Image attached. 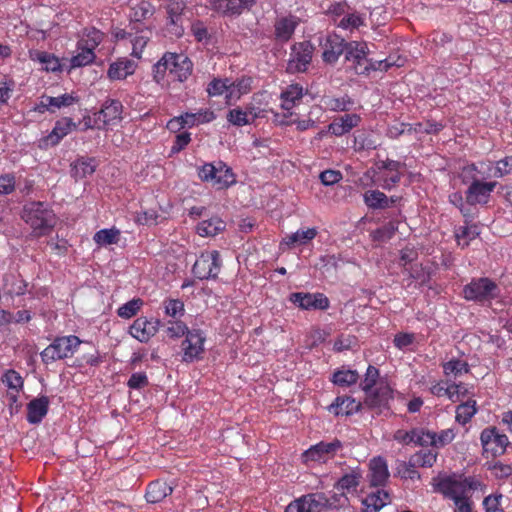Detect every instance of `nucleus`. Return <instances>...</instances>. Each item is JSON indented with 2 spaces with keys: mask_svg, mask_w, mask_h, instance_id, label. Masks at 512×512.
Listing matches in <instances>:
<instances>
[{
  "mask_svg": "<svg viewBox=\"0 0 512 512\" xmlns=\"http://www.w3.org/2000/svg\"><path fill=\"white\" fill-rule=\"evenodd\" d=\"M193 72V63L188 56L166 52L153 65V78L157 83L164 81L166 75L178 82H185Z\"/></svg>",
  "mask_w": 512,
  "mask_h": 512,
  "instance_id": "1",
  "label": "nucleus"
},
{
  "mask_svg": "<svg viewBox=\"0 0 512 512\" xmlns=\"http://www.w3.org/2000/svg\"><path fill=\"white\" fill-rule=\"evenodd\" d=\"M23 220L30 226L32 236L40 238L53 231L56 217L51 208L41 201L30 202L24 206Z\"/></svg>",
  "mask_w": 512,
  "mask_h": 512,
  "instance_id": "2",
  "label": "nucleus"
},
{
  "mask_svg": "<svg viewBox=\"0 0 512 512\" xmlns=\"http://www.w3.org/2000/svg\"><path fill=\"white\" fill-rule=\"evenodd\" d=\"M198 177L210 182L218 190L226 189L236 182L233 170L224 162L205 163L198 168Z\"/></svg>",
  "mask_w": 512,
  "mask_h": 512,
  "instance_id": "3",
  "label": "nucleus"
},
{
  "mask_svg": "<svg viewBox=\"0 0 512 512\" xmlns=\"http://www.w3.org/2000/svg\"><path fill=\"white\" fill-rule=\"evenodd\" d=\"M81 340L74 336H59L53 340L48 347L41 352L43 364H50L65 358L72 357L77 348L81 345Z\"/></svg>",
  "mask_w": 512,
  "mask_h": 512,
  "instance_id": "4",
  "label": "nucleus"
},
{
  "mask_svg": "<svg viewBox=\"0 0 512 512\" xmlns=\"http://www.w3.org/2000/svg\"><path fill=\"white\" fill-rule=\"evenodd\" d=\"M344 450V442L334 438L330 442L320 441L302 453V462L306 466L311 462L324 464L332 460Z\"/></svg>",
  "mask_w": 512,
  "mask_h": 512,
  "instance_id": "5",
  "label": "nucleus"
},
{
  "mask_svg": "<svg viewBox=\"0 0 512 512\" xmlns=\"http://www.w3.org/2000/svg\"><path fill=\"white\" fill-rule=\"evenodd\" d=\"M462 294L467 301L486 303L497 297L498 287L489 278H473L471 283L463 287Z\"/></svg>",
  "mask_w": 512,
  "mask_h": 512,
  "instance_id": "6",
  "label": "nucleus"
},
{
  "mask_svg": "<svg viewBox=\"0 0 512 512\" xmlns=\"http://www.w3.org/2000/svg\"><path fill=\"white\" fill-rule=\"evenodd\" d=\"M222 268L221 255L217 250L204 251L193 264L194 277L200 280L216 279Z\"/></svg>",
  "mask_w": 512,
  "mask_h": 512,
  "instance_id": "7",
  "label": "nucleus"
},
{
  "mask_svg": "<svg viewBox=\"0 0 512 512\" xmlns=\"http://www.w3.org/2000/svg\"><path fill=\"white\" fill-rule=\"evenodd\" d=\"M205 341V331L200 328H192L181 343L182 361L192 363L201 360L205 352Z\"/></svg>",
  "mask_w": 512,
  "mask_h": 512,
  "instance_id": "8",
  "label": "nucleus"
},
{
  "mask_svg": "<svg viewBox=\"0 0 512 512\" xmlns=\"http://www.w3.org/2000/svg\"><path fill=\"white\" fill-rule=\"evenodd\" d=\"M313 46L310 41L296 42L291 46L290 59L286 71L290 74L306 72L310 66Z\"/></svg>",
  "mask_w": 512,
  "mask_h": 512,
  "instance_id": "9",
  "label": "nucleus"
},
{
  "mask_svg": "<svg viewBox=\"0 0 512 512\" xmlns=\"http://www.w3.org/2000/svg\"><path fill=\"white\" fill-rule=\"evenodd\" d=\"M480 443L484 453L498 457L505 453L509 441L506 434L498 432L496 427H488L480 433Z\"/></svg>",
  "mask_w": 512,
  "mask_h": 512,
  "instance_id": "10",
  "label": "nucleus"
},
{
  "mask_svg": "<svg viewBox=\"0 0 512 512\" xmlns=\"http://www.w3.org/2000/svg\"><path fill=\"white\" fill-rule=\"evenodd\" d=\"M254 5L255 0H209L210 9L222 17H239Z\"/></svg>",
  "mask_w": 512,
  "mask_h": 512,
  "instance_id": "11",
  "label": "nucleus"
},
{
  "mask_svg": "<svg viewBox=\"0 0 512 512\" xmlns=\"http://www.w3.org/2000/svg\"><path fill=\"white\" fill-rule=\"evenodd\" d=\"M328 506V499L322 493L300 496L289 503L285 512H322Z\"/></svg>",
  "mask_w": 512,
  "mask_h": 512,
  "instance_id": "12",
  "label": "nucleus"
},
{
  "mask_svg": "<svg viewBox=\"0 0 512 512\" xmlns=\"http://www.w3.org/2000/svg\"><path fill=\"white\" fill-rule=\"evenodd\" d=\"M496 186V181H474L468 185L466 192H464L467 204L469 206L488 204L491 193L495 191Z\"/></svg>",
  "mask_w": 512,
  "mask_h": 512,
  "instance_id": "13",
  "label": "nucleus"
},
{
  "mask_svg": "<svg viewBox=\"0 0 512 512\" xmlns=\"http://www.w3.org/2000/svg\"><path fill=\"white\" fill-rule=\"evenodd\" d=\"M345 61L350 62L358 75L369 72L370 60L367 58V45L365 43L350 41L345 52Z\"/></svg>",
  "mask_w": 512,
  "mask_h": 512,
  "instance_id": "14",
  "label": "nucleus"
},
{
  "mask_svg": "<svg viewBox=\"0 0 512 512\" xmlns=\"http://www.w3.org/2000/svg\"><path fill=\"white\" fill-rule=\"evenodd\" d=\"M290 302L302 310H327L329 299L322 292H293L290 295Z\"/></svg>",
  "mask_w": 512,
  "mask_h": 512,
  "instance_id": "15",
  "label": "nucleus"
},
{
  "mask_svg": "<svg viewBox=\"0 0 512 512\" xmlns=\"http://www.w3.org/2000/svg\"><path fill=\"white\" fill-rule=\"evenodd\" d=\"M404 164L391 159L380 161L378 163V169L382 171L379 176V185L382 189L387 191L391 190L396 184L402 179V169Z\"/></svg>",
  "mask_w": 512,
  "mask_h": 512,
  "instance_id": "16",
  "label": "nucleus"
},
{
  "mask_svg": "<svg viewBox=\"0 0 512 512\" xmlns=\"http://www.w3.org/2000/svg\"><path fill=\"white\" fill-rule=\"evenodd\" d=\"M344 38L337 34H328L321 43L322 47V61L327 64H334L339 60V57L346 51L347 45Z\"/></svg>",
  "mask_w": 512,
  "mask_h": 512,
  "instance_id": "17",
  "label": "nucleus"
},
{
  "mask_svg": "<svg viewBox=\"0 0 512 512\" xmlns=\"http://www.w3.org/2000/svg\"><path fill=\"white\" fill-rule=\"evenodd\" d=\"M77 128V124L72 118L64 117L55 122L54 128L48 135L41 138L40 148L54 147L66 137L69 133Z\"/></svg>",
  "mask_w": 512,
  "mask_h": 512,
  "instance_id": "18",
  "label": "nucleus"
},
{
  "mask_svg": "<svg viewBox=\"0 0 512 512\" xmlns=\"http://www.w3.org/2000/svg\"><path fill=\"white\" fill-rule=\"evenodd\" d=\"M364 404L369 409H381L385 408L388 401L392 399V388L387 383H380L374 388H370L368 391H363Z\"/></svg>",
  "mask_w": 512,
  "mask_h": 512,
  "instance_id": "19",
  "label": "nucleus"
},
{
  "mask_svg": "<svg viewBox=\"0 0 512 512\" xmlns=\"http://www.w3.org/2000/svg\"><path fill=\"white\" fill-rule=\"evenodd\" d=\"M95 122L104 125L118 124L122 120L123 104L117 99H107L99 111L95 114Z\"/></svg>",
  "mask_w": 512,
  "mask_h": 512,
  "instance_id": "20",
  "label": "nucleus"
},
{
  "mask_svg": "<svg viewBox=\"0 0 512 512\" xmlns=\"http://www.w3.org/2000/svg\"><path fill=\"white\" fill-rule=\"evenodd\" d=\"M387 461L382 456H375L369 461L368 481L370 487H384L388 481Z\"/></svg>",
  "mask_w": 512,
  "mask_h": 512,
  "instance_id": "21",
  "label": "nucleus"
},
{
  "mask_svg": "<svg viewBox=\"0 0 512 512\" xmlns=\"http://www.w3.org/2000/svg\"><path fill=\"white\" fill-rule=\"evenodd\" d=\"M158 320H148L146 317L137 318L133 325H130V336L140 342H148L159 327Z\"/></svg>",
  "mask_w": 512,
  "mask_h": 512,
  "instance_id": "22",
  "label": "nucleus"
},
{
  "mask_svg": "<svg viewBox=\"0 0 512 512\" xmlns=\"http://www.w3.org/2000/svg\"><path fill=\"white\" fill-rule=\"evenodd\" d=\"M362 478L363 471L361 467H352L348 472H345L338 481L335 482L334 489L341 493V495H344L345 493L356 492L357 488L361 484Z\"/></svg>",
  "mask_w": 512,
  "mask_h": 512,
  "instance_id": "23",
  "label": "nucleus"
},
{
  "mask_svg": "<svg viewBox=\"0 0 512 512\" xmlns=\"http://www.w3.org/2000/svg\"><path fill=\"white\" fill-rule=\"evenodd\" d=\"M362 118L359 114L341 115L328 125V132L334 136L340 137L350 133L354 128L361 124Z\"/></svg>",
  "mask_w": 512,
  "mask_h": 512,
  "instance_id": "24",
  "label": "nucleus"
},
{
  "mask_svg": "<svg viewBox=\"0 0 512 512\" xmlns=\"http://www.w3.org/2000/svg\"><path fill=\"white\" fill-rule=\"evenodd\" d=\"M437 489L444 497L452 501H460L468 498L465 495L467 489L458 480H454L451 477H445L438 482Z\"/></svg>",
  "mask_w": 512,
  "mask_h": 512,
  "instance_id": "25",
  "label": "nucleus"
},
{
  "mask_svg": "<svg viewBox=\"0 0 512 512\" xmlns=\"http://www.w3.org/2000/svg\"><path fill=\"white\" fill-rule=\"evenodd\" d=\"M299 25V19L296 16H282L274 24L275 39L281 42H288L292 38L294 31Z\"/></svg>",
  "mask_w": 512,
  "mask_h": 512,
  "instance_id": "26",
  "label": "nucleus"
},
{
  "mask_svg": "<svg viewBox=\"0 0 512 512\" xmlns=\"http://www.w3.org/2000/svg\"><path fill=\"white\" fill-rule=\"evenodd\" d=\"M361 407L362 403L357 402L353 397L338 396L334 399L333 403L329 405L328 411L335 416H349L357 413Z\"/></svg>",
  "mask_w": 512,
  "mask_h": 512,
  "instance_id": "27",
  "label": "nucleus"
},
{
  "mask_svg": "<svg viewBox=\"0 0 512 512\" xmlns=\"http://www.w3.org/2000/svg\"><path fill=\"white\" fill-rule=\"evenodd\" d=\"M320 102L324 110L331 112H347L353 105H355L353 99L347 94L339 97L331 94H324L321 97Z\"/></svg>",
  "mask_w": 512,
  "mask_h": 512,
  "instance_id": "28",
  "label": "nucleus"
},
{
  "mask_svg": "<svg viewBox=\"0 0 512 512\" xmlns=\"http://www.w3.org/2000/svg\"><path fill=\"white\" fill-rule=\"evenodd\" d=\"M391 501V496L386 490L376 488L362 500L363 512H378Z\"/></svg>",
  "mask_w": 512,
  "mask_h": 512,
  "instance_id": "29",
  "label": "nucleus"
},
{
  "mask_svg": "<svg viewBox=\"0 0 512 512\" xmlns=\"http://www.w3.org/2000/svg\"><path fill=\"white\" fill-rule=\"evenodd\" d=\"M49 407V398L41 396L33 399L26 406V420L31 424L41 423L42 419L47 415Z\"/></svg>",
  "mask_w": 512,
  "mask_h": 512,
  "instance_id": "30",
  "label": "nucleus"
},
{
  "mask_svg": "<svg viewBox=\"0 0 512 512\" xmlns=\"http://www.w3.org/2000/svg\"><path fill=\"white\" fill-rule=\"evenodd\" d=\"M304 97V88L300 84H291L281 91V108L290 111L293 107L300 104Z\"/></svg>",
  "mask_w": 512,
  "mask_h": 512,
  "instance_id": "31",
  "label": "nucleus"
},
{
  "mask_svg": "<svg viewBox=\"0 0 512 512\" xmlns=\"http://www.w3.org/2000/svg\"><path fill=\"white\" fill-rule=\"evenodd\" d=\"M97 162L94 157H80L71 163L70 175L76 181L95 173Z\"/></svg>",
  "mask_w": 512,
  "mask_h": 512,
  "instance_id": "32",
  "label": "nucleus"
},
{
  "mask_svg": "<svg viewBox=\"0 0 512 512\" xmlns=\"http://www.w3.org/2000/svg\"><path fill=\"white\" fill-rule=\"evenodd\" d=\"M480 167H485L486 177L502 178L512 172V156L504 157L496 162H479Z\"/></svg>",
  "mask_w": 512,
  "mask_h": 512,
  "instance_id": "33",
  "label": "nucleus"
},
{
  "mask_svg": "<svg viewBox=\"0 0 512 512\" xmlns=\"http://www.w3.org/2000/svg\"><path fill=\"white\" fill-rule=\"evenodd\" d=\"M172 487L164 480H154L148 484L146 489V500L148 503H158L171 495Z\"/></svg>",
  "mask_w": 512,
  "mask_h": 512,
  "instance_id": "34",
  "label": "nucleus"
},
{
  "mask_svg": "<svg viewBox=\"0 0 512 512\" xmlns=\"http://www.w3.org/2000/svg\"><path fill=\"white\" fill-rule=\"evenodd\" d=\"M29 58L42 65L47 72L60 71V62L57 56L42 50H29Z\"/></svg>",
  "mask_w": 512,
  "mask_h": 512,
  "instance_id": "35",
  "label": "nucleus"
},
{
  "mask_svg": "<svg viewBox=\"0 0 512 512\" xmlns=\"http://www.w3.org/2000/svg\"><path fill=\"white\" fill-rule=\"evenodd\" d=\"M225 229V222L217 217H211L208 220H203L197 225V233L201 237H214Z\"/></svg>",
  "mask_w": 512,
  "mask_h": 512,
  "instance_id": "36",
  "label": "nucleus"
},
{
  "mask_svg": "<svg viewBox=\"0 0 512 512\" xmlns=\"http://www.w3.org/2000/svg\"><path fill=\"white\" fill-rule=\"evenodd\" d=\"M359 379L357 370H350L344 366L333 372L331 382L333 385L341 388H348L351 385H356Z\"/></svg>",
  "mask_w": 512,
  "mask_h": 512,
  "instance_id": "37",
  "label": "nucleus"
},
{
  "mask_svg": "<svg viewBox=\"0 0 512 512\" xmlns=\"http://www.w3.org/2000/svg\"><path fill=\"white\" fill-rule=\"evenodd\" d=\"M461 387V383H451L446 385L443 381H439L432 385L431 394L437 397H446L450 401L455 402L459 400V388Z\"/></svg>",
  "mask_w": 512,
  "mask_h": 512,
  "instance_id": "38",
  "label": "nucleus"
},
{
  "mask_svg": "<svg viewBox=\"0 0 512 512\" xmlns=\"http://www.w3.org/2000/svg\"><path fill=\"white\" fill-rule=\"evenodd\" d=\"M181 116L184 124L189 128L198 124L210 123L216 118L215 113L210 109H201L196 113H184Z\"/></svg>",
  "mask_w": 512,
  "mask_h": 512,
  "instance_id": "39",
  "label": "nucleus"
},
{
  "mask_svg": "<svg viewBox=\"0 0 512 512\" xmlns=\"http://www.w3.org/2000/svg\"><path fill=\"white\" fill-rule=\"evenodd\" d=\"M184 9V4L182 1L171 0L168 5H166V13H168L169 24L175 26V34L181 35L182 29L179 24L182 21V12Z\"/></svg>",
  "mask_w": 512,
  "mask_h": 512,
  "instance_id": "40",
  "label": "nucleus"
},
{
  "mask_svg": "<svg viewBox=\"0 0 512 512\" xmlns=\"http://www.w3.org/2000/svg\"><path fill=\"white\" fill-rule=\"evenodd\" d=\"M103 40V33L99 30L92 28L84 31L83 37L77 41V49H87L95 51Z\"/></svg>",
  "mask_w": 512,
  "mask_h": 512,
  "instance_id": "41",
  "label": "nucleus"
},
{
  "mask_svg": "<svg viewBox=\"0 0 512 512\" xmlns=\"http://www.w3.org/2000/svg\"><path fill=\"white\" fill-rule=\"evenodd\" d=\"M480 174L486 176L485 167H481L479 163H469L468 165L462 167L460 172V179L462 184L470 185L474 182H481L479 177Z\"/></svg>",
  "mask_w": 512,
  "mask_h": 512,
  "instance_id": "42",
  "label": "nucleus"
},
{
  "mask_svg": "<svg viewBox=\"0 0 512 512\" xmlns=\"http://www.w3.org/2000/svg\"><path fill=\"white\" fill-rule=\"evenodd\" d=\"M162 308L164 316L169 317V320L181 319L185 313L184 303L178 298H165Z\"/></svg>",
  "mask_w": 512,
  "mask_h": 512,
  "instance_id": "43",
  "label": "nucleus"
},
{
  "mask_svg": "<svg viewBox=\"0 0 512 512\" xmlns=\"http://www.w3.org/2000/svg\"><path fill=\"white\" fill-rule=\"evenodd\" d=\"M478 412L476 408V402L474 399H468L456 407V422L465 425L469 423L474 415Z\"/></svg>",
  "mask_w": 512,
  "mask_h": 512,
  "instance_id": "44",
  "label": "nucleus"
},
{
  "mask_svg": "<svg viewBox=\"0 0 512 512\" xmlns=\"http://www.w3.org/2000/svg\"><path fill=\"white\" fill-rule=\"evenodd\" d=\"M363 202L369 209L381 210L387 208V196L380 190H367L363 194Z\"/></svg>",
  "mask_w": 512,
  "mask_h": 512,
  "instance_id": "45",
  "label": "nucleus"
},
{
  "mask_svg": "<svg viewBox=\"0 0 512 512\" xmlns=\"http://www.w3.org/2000/svg\"><path fill=\"white\" fill-rule=\"evenodd\" d=\"M317 230L315 228H309L306 230H297L293 234L287 235L284 239V244L288 247L294 245H304L309 241L315 239Z\"/></svg>",
  "mask_w": 512,
  "mask_h": 512,
  "instance_id": "46",
  "label": "nucleus"
},
{
  "mask_svg": "<svg viewBox=\"0 0 512 512\" xmlns=\"http://www.w3.org/2000/svg\"><path fill=\"white\" fill-rule=\"evenodd\" d=\"M206 92L211 97L221 96L224 93H227L226 98L229 100L234 97L233 89H230L229 79H218L215 78L211 80L208 84V88H206Z\"/></svg>",
  "mask_w": 512,
  "mask_h": 512,
  "instance_id": "47",
  "label": "nucleus"
},
{
  "mask_svg": "<svg viewBox=\"0 0 512 512\" xmlns=\"http://www.w3.org/2000/svg\"><path fill=\"white\" fill-rule=\"evenodd\" d=\"M403 273H407L409 279L417 281L420 285H426L431 280V272L420 263L403 268Z\"/></svg>",
  "mask_w": 512,
  "mask_h": 512,
  "instance_id": "48",
  "label": "nucleus"
},
{
  "mask_svg": "<svg viewBox=\"0 0 512 512\" xmlns=\"http://www.w3.org/2000/svg\"><path fill=\"white\" fill-rule=\"evenodd\" d=\"M479 234V228L475 224L462 226L455 232L457 245H461L462 248L467 247Z\"/></svg>",
  "mask_w": 512,
  "mask_h": 512,
  "instance_id": "49",
  "label": "nucleus"
},
{
  "mask_svg": "<svg viewBox=\"0 0 512 512\" xmlns=\"http://www.w3.org/2000/svg\"><path fill=\"white\" fill-rule=\"evenodd\" d=\"M153 14L152 5L148 1H141L135 3L130 7V22L139 23L142 20L151 17Z\"/></svg>",
  "mask_w": 512,
  "mask_h": 512,
  "instance_id": "50",
  "label": "nucleus"
},
{
  "mask_svg": "<svg viewBox=\"0 0 512 512\" xmlns=\"http://www.w3.org/2000/svg\"><path fill=\"white\" fill-rule=\"evenodd\" d=\"M165 333L170 339H178L187 336L190 331L188 326L181 319L167 320L164 323Z\"/></svg>",
  "mask_w": 512,
  "mask_h": 512,
  "instance_id": "51",
  "label": "nucleus"
},
{
  "mask_svg": "<svg viewBox=\"0 0 512 512\" xmlns=\"http://www.w3.org/2000/svg\"><path fill=\"white\" fill-rule=\"evenodd\" d=\"M443 373L445 376L458 377L469 372V365L467 361L460 359H451L443 363Z\"/></svg>",
  "mask_w": 512,
  "mask_h": 512,
  "instance_id": "52",
  "label": "nucleus"
},
{
  "mask_svg": "<svg viewBox=\"0 0 512 512\" xmlns=\"http://www.w3.org/2000/svg\"><path fill=\"white\" fill-rule=\"evenodd\" d=\"M128 76V60L118 59L111 63L107 70V77L111 81L124 80Z\"/></svg>",
  "mask_w": 512,
  "mask_h": 512,
  "instance_id": "53",
  "label": "nucleus"
},
{
  "mask_svg": "<svg viewBox=\"0 0 512 512\" xmlns=\"http://www.w3.org/2000/svg\"><path fill=\"white\" fill-rule=\"evenodd\" d=\"M380 383H386L385 381L380 380V371L377 367L370 364L366 370V374L361 381L360 387L362 391H368L378 386Z\"/></svg>",
  "mask_w": 512,
  "mask_h": 512,
  "instance_id": "54",
  "label": "nucleus"
},
{
  "mask_svg": "<svg viewBox=\"0 0 512 512\" xmlns=\"http://www.w3.org/2000/svg\"><path fill=\"white\" fill-rule=\"evenodd\" d=\"M379 146L372 133L360 132L355 135L354 149L355 151L374 150Z\"/></svg>",
  "mask_w": 512,
  "mask_h": 512,
  "instance_id": "55",
  "label": "nucleus"
},
{
  "mask_svg": "<svg viewBox=\"0 0 512 512\" xmlns=\"http://www.w3.org/2000/svg\"><path fill=\"white\" fill-rule=\"evenodd\" d=\"M93 240L98 246L117 244L119 240V230L114 228L100 230L94 234Z\"/></svg>",
  "mask_w": 512,
  "mask_h": 512,
  "instance_id": "56",
  "label": "nucleus"
},
{
  "mask_svg": "<svg viewBox=\"0 0 512 512\" xmlns=\"http://www.w3.org/2000/svg\"><path fill=\"white\" fill-rule=\"evenodd\" d=\"M95 52L87 49H77V54L71 57L70 65L72 68L88 66L95 61Z\"/></svg>",
  "mask_w": 512,
  "mask_h": 512,
  "instance_id": "57",
  "label": "nucleus"
},
{
  "mask_svg": "<svg viewBox=\"0 0 512 512\" xmlns=\"http://www.w3.org/2000/svg\"><path fill=\"white\" fill-rule=\"evenodd\" d=\"M438 453L432 450L420 451L410 458L414 466L432 467L437 462Z\"/></svg>",
  "mask_w": 512,
  "mask_h": 512,
  "instance_id": "58",
  "label": "nucleus"
},
{
  "mask_svg": "<svg viewBox=\"0 0 512 512\" xmlns=\"http://www.w3.org/2000/svg\"><path fill=\"white\" fill-rule=\"evenodd\" d=\"M151 35L152 32L150 30H141L140 35H137L134 39L130 40L131 45H133V51H131L130 55L140 59L142 57L143 48L147 46Z\"/></svg>",
  "mask_w": 512,
  "mask_h": 512,
  "instance_id": "59",
  "label": "nucleus"
},
{
  "mask_svg": "<svg viewBox=\"0 0 512 512\" xmlns=\"http://www.w3.org/2000/svg\"><path fill=\"white\" fill-rule=\"evenodd\" d=\"M227 120L229 124H233L236 127H242L254 121L250 115L243 112L242 108L239 107L229 110Z\"/></svg>",
  "mask_w": 512,
  "mask_h": 512,
  "instance_id": "60",
  "label": "nucleus"
},
{
  "mask_svg": "<svg viewBox=\"0 0 512 512\" xmlns=\"http://www.w3.org/2000/svg\"><path fill=\"white\" fill-rule=\"evenodd\" d=\"M413 444L420 447L435 448L434 432L424 428H415Z\"/></svg>",
  "mask_w": 512,
  "mask_h": 512,
  "instance_id": "61",
  "label": "nucleus"
},
{
  "mask_svg": "<svg viewBox=\"0 0 512 512\" xmlns=\"http://www.w3.org/2000/svg\"><path fill=\"white\" fill-rule=\"evenodd\" d=\"M229 85H230V90H233L234 92L235 91L238 92V94H236L235 98L239 99L240 96L246 95L247 93H249L251 91L252 78L244 75V76H241L240 78L236 79L233 82L229 81Z\"/></svg>",
  "mask_w": 512,
  "mask_h": 512,
  "instance_id": "62",
  "label": "nucleus"
},
{
  "mask_svg": "<svg viewBox=\"0 0 512 512\" xmlns=\"http://www.w3.org/2000/svg\"><path fill=\"white\" fill-rule=\"evenodd\" d=\"M2 381H4L7 388L12 389L16 393L23 388L24 384L23 378L15 370H7L4 377H2Z\"/></svg>",
  "mask_w": 512,
  "mask_h": 512,
  "instance_id": "63",
  "label": "nucleus"
},
{
  "mask_svg": "<svg viewBox=\"0 0 512 512\" xmlns=\"http://www.w3.org/2000/svg\"><path fill=\"white\" fill-rule=\"evenodd\" d=\"M489 470L497 480H506L512 475V467L502 461H495L489 466Z\"/></svg>",
  "mask_w": 512,
  "mask_h": 512,
  "instance_id": "64",
  "label": "nucleus"
}]
</instances>
